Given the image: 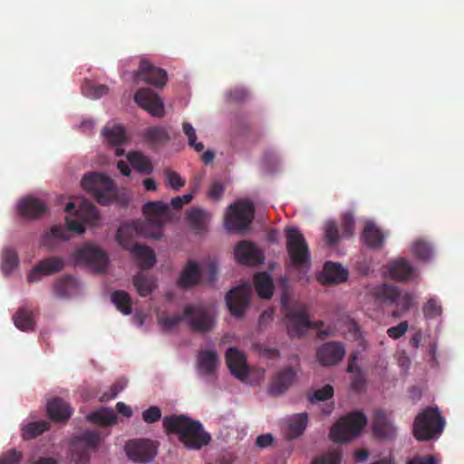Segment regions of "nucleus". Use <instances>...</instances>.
Masks as SVG:
<instances>
[{
  "label": "nucleus",
  "instance_id": "nucleus-26",
  "mask_svg": "<svg viewBox=\"0 0 464 464\" xmlns=\"http://www.w3.org/2000/svg\"><path fill=\"white\" fill-rule=\"evenodd\" d=\"M219 363V357L216 351L201 350L197 356V366L202 376H212Z\"/></svg>",
  "mask_w": 464,
  "mask_h": 464
},
{
  "label": "nucleus",
  "instance_id": "nucleus-22",
  "mask_svg": "<svg viewBox=\"0 0 464 464\" xmlns=\"http://www.w3.org/2000/svg\"><path fill=\"white\" fill-rule=\"evenodd\" d=\"M226 361L230 372L237 379L243 381L248 374V368L244 353L237 348L231 347L226 353Z\"/></svg>",
  "mask_w": 464,
  "mask_h": 464
},
{
  "label": "nucleus",
  "instance_id": "nucleus-1",
  "mask_svg": "<svg viewBox=\"0 0 464 464\" xmlns=\"http://www.w3.org/2000/svg\"><path fill=\"white\" fill-rule=\"evenodd\" d=\"M162 424L168 434L178 435L179 441L188 449L199 450L211 440L210 434L204 430L198 420L184 414L165 416Z\"/></svg>",
  "mask_w": 464,
  "mask_h": 464
},
{
  "label": "nucleus",
  "instance_id": "nucleus-5",
  "mask_svg": "<svg viewBox=\"0 0 464 464\" xmlns=\"http://www.w3.org/2000/svg\"><path fill=\"white\" fill-rule=\"evenodd\" d=\"M82 187L90 192L101 205H108L116 197V188L113 180L108 176L90 172L82 179Z\"/></svg>",
  "mask_w": 464,
  "mask_h": 464
},
{
  "label": "nucleus",
  "instance_id": "nucleus-14",
  "mask_svg": "<svg viewBox=\"0 0 464 464\" xmlns=\"http://www.w3.org/2000/svg\"><path fill=\"white\" fill-rule=\"evenodd\" d=\"M374 436L383 441H392L397 436V428L392 420L391 413L383 410L374 411L372 421Z\"/></svg>",
  "mask_w": 464,
  "mask_h": 464
},
{
  "label": "nucleus",
  "instance_id": "nucleus-44",
  "mask_svg": "<svg viewBox=\"0 0 464 464\" xmlns=\"http://www.w3.org/2000/svg\"><path fill=\"white\" fill-rule=\"evenodd\" d=\"M19 264L18 255L12 248H5L3 251L2 257V271L7 276L9 275Z\"/></svg>",
  "mask_w": 464,
  "mask_h": 464
},
{
  "label": "nucleus",
  "instance_id": "nucleus-13",
  "mask_svg": "<svg viewBox=\"0 0 464 464\" xmlns=\"http://www.w3.org/2000/svg\"><path fill=\"white\" fill-rule=\"evenodd\" d=\"M79 262L90 266L96 272H104L108 265V256L101 248L93 245H85L79 248L75 254Z\"/></svg>",
  "mask_w": 464,
  "mask_h": 464
},
{
  "label": "nucleus",
  "instance_id": "nucleus-7",
  "mask_svg": "<svg viewBox=\"0 0 464 464\" xmlns=\"http://www.w3.org/2000/svg\"><path fill=\"white\" fill-rule=\"evenodd\" d=\"M367 419L362 411H353L340 419L331 429L330 438L334 442H347L358 436L365 427Z\"/></svg>",
  "mask_w": 464,
  "mask_h": 464
},
{
  "label": "nucleus",
  "instance_id": "nucleus-3",
  "mask_svg": "<svg viewBox=\"0 0 464 464\" xmlns=\"http://www.w3.org/2000/svg\"><path fill=\"white\" fill-rule=\"evenodd\" d=\"M145 226L146 224L137 221L120 227L116 233L117 242L131 253L139 266L143 270L151 268L156 263V256L151 248L133 242V234L141 233V229Z\"/></svg>",
  "mask_w": 464,
  "mask_h": 464
},
{
  "label": "nucleus",
  "instance_id": "nucleus-18",
  "mask_svg": "<svg viewBox=\"0 0 464 464\" xmlns=\"http://www.w3.org/2000/svg\"><path fill=\"white\" fill-rule=\"evenodd\" d=\"M235 257L237 261L245 266H257L264 262L265 256L253 242L243 240L235 247Z\"/></svg>",
  "mask_w": 464,
  "mask_h": 464
},
{
  "label": "nucleus",
  "instance_id": "nucleus-49",
  "mask_svg": "<svg viewBox=\"0 0 464 464\" xmlns=\"http://www.w3.org/2000/svg\"><path fill=\"white\" fill-rule=\"evenodd\" d=\"M324 238L329 246H335L339 242V229L334 221H327L325 223Z\"/></svg>",
  "mask_w": 464,
  "mask_h": 464
},
{
  "label": "nucleus",
  "instance_id": "nucleus-32",
  "mask_svg": "<svg viewBox=\"0 0 464 464\" xmlns=\"http://www.w3.org/2000/svg\"><path fill=\"white\" fill-rule=\"evenodd\" d=\"M413 270V266L404 258L394 260L389 265V274L392 279L397 281L410 279Z\"/></svg>",
  "mask_w": 464,
  "mask_h": 464
},
{
  "label": "nucleus",
  "instance_id": "nucleus-58",
  "mask_svg": "<svg viewBox=\"0 0 464 464\" xmlns=\"http://www.w3.org/2000/svg\"><path fill=\"white\" fill-rule=\"evenodd\" d=\"M21 459L22 453L15 450H11L3 455L0 459V464H16L20 462Z\"/></svg>",
  "mask_w": 464,
  "mask_h": 464
},
{
  "label": "nucleus",
  "instance_id": "nucleus-63",
  "mask_svg": "<svg viewBox=\"0 0 464 464\" xmlns=\"http://www.w3.org/2000/svg\"><path fill=\"white\" fill-rule=\"evenodd\" d=\"M336 329L334 326H328L325 329L319 330L317 332V337L319 339H325L335 334Z\"/></svg>",
  "mask_w": 464,
  "mask_h": 464
},
{
  "label": "nucleus",
  "instance_id": "nucleus-17",
  "mask_svg": "<svg viewBox=\"0 0 464 464\" xmlns=\"http://www.w3.org/2000/svg\"><path fill=\"white\" fill-rule=\"evenodd\" d=\"M382 295L385 300L396 305L397 309L392 312L393 317L401 316L413 304V295L408 292H401L395 286L384 285Z\"/></svg>",
  "mask_w": 464,
  "mask_h": 464
},
{
  "label": "nucleus",
  "instance_id": "nucleus-25",
  "mask_svg": "<svg viewBox=\"0 0 464 464\" xmlns=\"http://www.w3.org/2000/svg\"><path fill=\"white\" fill-rule=\"evenodd\" d=\"M295 380V372L292 367H287L277 372L269 387L270 394L279 396L285 393Z\"/></svg>",
  "mask_w": 464,
  "mask_h": 464
},
{
  "label": "nucleus",
  "instance_id": "nucleus-46",
  "mask_svg": "<svg viewBox=\"0 0 464 464\" xmlns=\"http://www.w3.org/2000/svg\"><path fill=\"white\" fill-rule=\"evenodd\" d=\"M342 460V452L340 450H334L325 452L316 457L311 464H340Z\"/></svg>",
  "mask_w": 464,
  "mask_h": 464
},
{
  "label": "nucleus",
  "instance_id": "nucleus-8",
  "mask_svg": "<svg viewBox=\"0 0 464 464\" xmlns=\"http://www.w3.org/2000/svg\"><path fill=\"white\" fill-rule=\"evenodd\" d=\"M286 250L294 266L308 267L310 266L309 247L303 234L295 227L285 229Z\"/></svg>",
  "mask_w": 464,
  "mask_h": 464
},
{
  "label": "nucleus",
  "instance_id": "nucleus-28",
  "mask_svg": "<svg viewBox=\"0 0 464 464\" xmlns=\"http://www.w3.org/2000/svg\"><path fill=\"white\" fill-rule=\"evenodd\" d=\"M46 410L50 419L54 421H66L72 415L71 407L60 397L50 400Z\"/></svg>",
  "mask_w": 464,
  "mask_h": 464
},
{
  "label": "nucleus",
  "instance_id": "nucleus-23",
  "mask_svg": "<svg viewBox=\"0 0 464 464\" xmlns=\"http://www.w3.org/2000/svg\"><path fill=\"white\" fill-rule=\"evenodd\" d=\"M169 209V206L162 201H149L143 205V214L147 217L148 220L156 225L157 232L151 234V237H158L160 236L161 227L160 218L167 216Z\"/></svg>",
  "mask_w": 464,
  "mask_h": 464
},
{
  "label": "nucleus",
  "instance_id": "nucleus-43",
  "mask_svg": "<svg viewBox=\"0 0 464 464\" xmlns=\"http://www.w3.org/2000/svg\"><path fill=\"white\" fill-rule=\"evenodd\" d=\"M49 429V422L38 420L30 422L23 428V436L26 440L36 438Z\"/></svg>",
  "mask_w": 464,
  "mask_h": 464
},
{
  "label": "nucleus",
  "instance_id": "nucleus-35",
  "mask_svg": "<svg viewBox=\"0 0 464 464\" xmlns=\"http://www.w3.org/2000/svg\"><path fill=\"white\" fill-rule=\"evenodd\" d=\"M102 136L106 143L111 146H120L127 140L124 127L118 124L106 125L102 129Z\"/></svg>",
  "mask_w": 464,
  "mask_h": 464
},
{
  "label": "nucleus",
  "instance_id": "nucleus-39",
  "mask_svg": "<svg viewBox=\"0 0 464 464\" xmlns=\"http://www.w3.org/2000/svg\"><path fill=\"white\" fill-rule=\"evenodd\" d=\"M308 415L305 412L294 415L288 424V437L295 439L303 434L306 429Z\"/></svg>",
  "mask_w": 464,
  "mask_h": 464
},
{
  "label": "nucleus",
  "instance_id": "nucleus-36",
  "mask_svg": "<svg viewBox=\"0 0 464 464\" xmlns=\"http://www.w3.org/2000/svg\"><path fill=\"white\" fill-rule=\"evenodd\" d=\"M364 243L372 248H380L384 241L382 231L372 222H368L362 231Z\"/></svg>",
  "mask_w": 464,
  "mask_h": 464
},
{
  "label": "nucleus",
  "instance_id": "nucleus-29",
  "mask_svg": "<svg viewBox=\"0 0 464 464\" xmlns=\"http://www.w3.org/2000/svg\"><path fill=\"white\" fill-rule=\"evenodd\" d=\"M132 283L138 294L142 297L150 295L157 287L155 276L144 272H139L134 276Z\"/></svg>",
  "mask_w": 464,
  "mask_h": 464
},
{
  "label": "nucleus",
  "instance_id": "nucleus-2",
  "mask_svg": "<svg viewBox=\"0 0 464 464\" xmlns=\"http://www.w3.org/2000/svg\"><path fill=\"white\" fill-rule=\"evenodd\" d=\"M182 321L186 322L194 332L208 333L214 328L215 314L208 307L188 304L185 307L183 314L160 317L159 324L163 330L170 331Z\"/></svg>",
  "mask_w": 464,
  "mask_h": 464
},
{
  "label": "nucleus",
  "instance_id": "nucleus-56",
  "mask_svg": "<svg viewBox=\"0 0 464 464\" xmlns=\"http://www.w3.org/2000/svg\"><path fill=\"white\" fill-rule=\"evenodd\" d=\"M408 327L409 325L407 321L401 322L398 325L390 327L387 330V334L390 338L395 340L399 339L407 332Z\"/></svg>",
  "mask_w": 464,
  "mask_h": 464
},
{
  "label": "nucleus",
  "instance_id": "nucleus-42",
  "mask_svg": "<svg viewBox=\"0 0 464 464\" xmlns=\"http://www.w3.org/2000/svg\"><path fill=\"white\" fill-rule=\"evenodd\" d=\"M111 301L124 314H130L132 311L131 300L130 295L124 291L117 290L111 295Z\"/></svg>",
  "mask_w": 464,
  "mask_h": 464
},
{
  "label": "nucleus",
  "instance_id": "nucleus-48",
  "mask_svg": "<svg viewBox=\"0 0 464 464\" xmlns=\"http://www.w3.org/2000/svg\"><path fill=\"white\" fill-rule=\"evenodd\" d=\"M415 256L422 261H429L432 257V248L430 244L424 241H417L413 245Z\"/></svg>",
  "mask_w": 464,
  "mask_h": 464
},
{
  "label": "nucleus",
  "instance_id": "nucleus-57",
  "mask_svg": "<svg viewBox=\"0 0 464 464\" xmlns=\"http://www.w3.org/2000/svg\"><path fill=\"white\" fill-rule=\"evenodd\" d=\"M228 99L235 102H243L246 100L248 93L245 88L236 87L229 91Z\"/></svg>",
  "mask_w": 464,
  "mask_h": 464
},
{
  "label": "nucleus",
  "instance_id": "nucleus-50",
  "mask_svg": "<svg viewBox=\"0 0 464 464\" xmlns=\"http://www.w3.org/2000/svg\"><path fill=\"white\" fill-rule=\"evenodd\" d=\"M334 396V388L326 384L322 389L314 391L308 394V399L312 403L324 401Z\"/></svg>",
  "mask_w": 464,
  "mask_h": 464
},
{
  "label": "nucleus",
  "instance_id": "nucleus-60",
  "mask_svg": "<svg viewBox=\"0 0 464 464\" xmlns=\"http://www.w3.org/2000/svg\"><path fill=\"white\" fill-rule=\"evenodd\" d=\"M365 385V378L361 369H357V372L353 373L351 381V386L354 391L360 392Z\"/></svg>",
  "mask_w": 464,
  "mask_h": 464
},
{
  "label": "nucleus",
  "instance_id": "nucleus-54",
  "mask_svg": "<svg viewBox=\"0 0 464 464\" xmlns=\"http://www.w3.org/2000/svg\"><path fill=\"white\" fill-rule=\"evenodd\" d=\"M342 231L343 236L350 237L354 232V218L352 214L345 213L342 216Z\"/></svg>",
  "mask_w": 464,
  "mask_h": 464
},
{
  "label": "nucleus",
  "instance_id": "nucleus-11",
  "mask_svg": "<svg viewBox=\"0 0 464 464\" xmlns=\"http://www.w3.org/2000/svg\"><path fill=\"white\" fill-rule=\"evenodd\" d=\"M132 81L136 84L145 82L161 88L167 82V73L163 69L154 66L147 59H141L138 70L133 72Z\"/></svg>",
  "mask_w": 464,
  "mask_h": 464
},
{
  "label": "nucleus",
  "instance_id": "nucleus-64",
  "mask_svg": "<svg viewBox=\"0 0 464 464\" xmlns=\"http://www.w3.org/2000/svg\"><path fill=\"white\" fill-rule=\"evenodd\" d=\"M407 464H437L436 459L432 456H427L424 458H417L409 461Z\"/></svg>",
  "mask_w": 464,
  "mask_h": 464
},
{
  "label": "nucleus",
  "instance_id": "nucleus-37",
  "mask_svg": "<svg viewBox=\"0 0 464 464\" xmlns=\"http://www.w3.org/2000/svg\"><path fill=\"white\" fill-rule=\"evenodd\" d=\"M14 324L21 331L33 330L35 325L33 311L25 307L19 308L14 314Z\"/></svg>",
  "mask_w": 464,
  "mask_h": 464
},
{
  "label": "nucleus",
  "instance_id": "nucleus-20",
  "mask_svg": "<svg viewBox=\"0 0 464 464\" xmlns=\"http://www.w3.org/2000/svg\"><path fill=\"white\" fill-rule=\"evenodd\" d=\"M64 266L63 260L58 256H51L40 261L28 274L30 283L37 282L44 276L53 275L61 271Z\"/></svg>",
  "mask_w": 464,
  "mask_h": 464
},
{
  "label": "nucleus",
  "instance_id": "nucleus-4",
  "mask_svg": "<svg viewBox=\"0 0 464 464\" xmlns=\"http://www.w3.org/2000/svg\"><path fill=\"white\" fill-rule=\"evenodd\" d=\"M445 421L438 409L427 408L419 413L413 422V436L419 441H427L441 434Z\"/></svg>",
  "mask_w": 464,
  "mask_h": 464
},
{
  "label": "nucleus",
  "instance_id": "nucleus-31",
  "mask_svg": "<svg viewBox=\"0 0 464 464\" xmlns=\"http://www.w3.org/2000/svg\"><path fill=\"white\" fill-rule=\"evenodd\" d=\"M199 266L194 261H188L180 274L178 285L181 288H189L196 285L199 282Z\"/></svg>",
  "mask_w": 464,
  "mask_h": 464
},
{
  "label": "nucleus",
  "instance_id": "nucleus-30",
  "mask_svg": "<svg viewBox=\"0 0 464 464\" xmlns=\"http://www.w3.org/2000/svg\"><path fill=\"white\" fill-rule=\"evenodd\" d=\"M79 284L75 278L70 276L58 279L53 286L54 295L58 298H69L77 294Z\"/></svg>",
  "mask_w": 464,
  "mask_h": 464
},
{
  "label": "nucleus",
  "instance_id": "nucleus-40",
  "mask_svg": "<svg viewBox=\"0 0 464 464\" xmlns=\"http://www.w3.org/2000/svg\"><path fill=\"white\" fill-rule=\"evenodd\" d=\"M187 220L196 233H200L206 229L207 218L206 213L199 208H193L187 213Z\"/></svg>",
  "mask_w": 464,
  "mask_h": 464
},
{
  "label": "nucleus",
  "instance_id": "nucleus-16",
  "mask_svg": "<svg viewBox=\"0 0 464 464\" xmlns=\"http://www.w3.org/2000/svg\"><path fill=\"white\" fill-rule=\"evenodd\" d=\"M127 456L134 461L149 462L157 454L156 446L150 440H131L125 447Z\"/></svg>",
  "mask_w": 464,
  "mask_h": 464
},
{
  "label": "nucleus",
  "instance_id": "nucleus-59",
  "mask_svg": "<svg viewBox=\"0 0 464 464\" xmlns=\"http://www.w3.org/2000/svg\"><path fill=\"white\" fill-rule=\"evenodd\" d=\"M225 191V188L220 181H215L211 184L208 190V198L213 200H219Z\"/></svg>",
  "mask_w": 464,
  "mask_h": 464
},
{
  "label": "nucleus",
  "instance_id": "nucleus-9",
  "mask_svg": "<svg viewBox=\"0 0 464 464\" xmlns=\"http://www.w3.org/2000/svg\"><path fill=\"white\" fill-rule=\"evenodd\" d=\"M101 437L97 431L85 430L71 441L72 459L76 464H87L92 452L100 443Z\"/></svg>",
  "mask_w": 464,
  "mask_h": 464
},
{
  "label": "nucleus",
  "instance_id": "nucleus-38",
  "mask_svg": "<svg viewBox=\"0 0 464 464\" xmlns=\"http://www.w3.org/2000/svg\"><path fill=\"white\" fill-rule=\"evenodd\" d=\"M127 159L133 169L143 174H150L153 171V166L150 159L139 151L130 152Z\"/></svg>",
  "mask_w": 464,
  "mask_h": 464
},
{
  "label": "nucleus",
  "instance_id": "nucleus-45",
  "mask_svg": "<svg viewBox=\"0 0 464 464\" xmlns=\"http://www.w3.org/2000/svg\"><path fill=\"white\" fill-rule=\"evenodd\" d=\"M145 139L148 142L157 145L168 141L169 136L163 127H152L146 130Z\"/></svg>",
  "mask_w": 464,
  "mask_h": 464
},
{
  "label": "nucleus",
  "instance_id": "nucleus-52",
  "mask_svg": "<svg viewBox=\"0 0 464 464\" xmlns=\"http://www.w3.org/2000/svg\"><path fill=\"white\" fill-rule=\"evenodd\" d=\"M168 184L175 190H179L180 188L185 186V180L174 170L166 169L164 170Z\"/></svg>",
  "mask_w": 464,
  "mask_h": 464
},
{
  "label": "nucleus",
  "instance_id": "nucleus-62",
  "mask_svg": "<svg viewBox=\"0 0 464 464\" xmlns=\"http://www.w3.org/2000/svg\"><path fill=\"white\" fill-rule=\"evenodd\" d=\"M274 439L273 436L269 433L259 435L256 438V444L259 448H266L272 444Z\"/></svg>",
  "mask_w": 464,
  "mask_h": 464
},
{
  "label": "nucleus",
  "instance_id": "nucleus-33",
  "mask_svg": "<svg viewBox=\"0 0 464 464\" xmlns=\"http://www.w3.org/2000/svg\"><path fill=\"white\" fill-rule=\"evenodd\" d=\"M82 222L80 218L77 220H72L69 218H66V225L67 229L62 225H55L51 227L50 233L53 237L60 238L64 241L69 239V235L67 230L75 232L78 234H82L85 231V228L82 225Z\"/></svg>",
  "mask_w": 464,
  "mask_h": 464
},
{
  "label": "nucleus",
  "instance_id": "nucleus-55",
  "mask_svg": "<svg viewBox=\"0 0 464 464\" xmlns=\"http://www.w3.org/2000/svg\"><path fill=\"white\" fill-rule=\"evenodd\" d=\"M161 418V411L158 406H150L142 412V419L146 423H154Z\"/></svg>",
  "mask_w": 464,
  "mask_h": 464
},
{
  "label": "nucleus",
  "instance_id": "nucleus-61",
  "mask_svg": "<svg viewBox=\"0 0 464 464\" xmlns=\"http://www.w3.org/2000/svg\"><path fill=\"white\" fill-rule=\"evenodd\" d=\"M126 386V382H123V381H118L116 383H114L112 385V387L111 388V394L110 395H107V394H104L102 396V398H105L107 400H110V399H114L117 397V395L119 394V392H121L124 387Z\"/></svg>",
  "mask_w": 464,
  "mask_h": 464
},
{
  "label": "nucleus",
  "instance_id": "nucleus-15",
  "mask_svg": "<svg viewBox=\"0 0 464 464\" xmlns=\"http://www.w3.org/2000/svg\"><path fill=\"white\" fill-rule=\"evenodd\" d=\"M134 102L153 116L162 117L164 115L162 100L149 88L139 89L134 94Z\"/></svg>",
  "mask_w": 464,
  "mask_h": 464
},
{
  "label": "nucleus",
  "instance_id": "nucleus-21",
  "mask_svg": "<svg viewBox=\"0 0 464 464\" xmlns=\"http://www.w3.org/2000/svg\"><path fill=\"white\" fill-rule=\"evenodd\" d=\"M18 212L20 216L26 219H37L47 213L46 204L34 197H26L18 203Z\"/></svg>",
  "mask_w": 464,
  "mask_h": 464
},
{
  "label": "nucleus",
  "instance_id": "nucleus-19",
  "mask_svg": "<svg viewBox=\"0 0 464 464\" xmlns=\"http://www.w3.org/2000/svg\"><path fill=\"white\" fill-rule=\"evenodd\" d=\"M344 354V346L340 342H326L316 351V358L323 366L336 365L343 360Z\"/></svg>",
  "mask_w": 464,
  "mask_h": 464
},
{
  "label": "nucleus",
  "instance_id": "nucleus-51",
  "mask_svg": "<svg viewBox=\"0 0 464 464\" xmlns=\"http://www.w3.org/2000/svg\"><path fill=\"white\" fill-rule=\"evenodd\" d=\"M182 128L185 135L188 137V145L198 152L202 151L204 145L201 142H196L197 135L193 126L188 122H184Z\"/></svg>",
  "mask_w": 464,
  "mask_h": 464
},
{
  "label": "nucleus",
  "instance_id": "nucleus-24",
  "mask_svg": "<svg viewBox=\"0 0 464 464\" xmlns=\"http://www.w3.org/2000/svg\"><path fill=\"white\" fill-rule=\"evenodd\" d=\"M76 205L74 202H69L65 207V212L72 214ZM78 218L85 223L95 225L99 219V211L97 208L89 200H82L78 209L73 213Z\"/></svg>",
  "mask_w": 464,
  "mask_h": 464
},
{
  "label": "nucleus",
  "instance_id": "nucleus-47",
  "mask_svg": "<svg viewBox=\"0 0 464 464\" xmlns=\"http://www.w3.org/2000/svg\"><path fill=\"white\" fill-rule=\"evenodd\" d=\"M109 92V88L106 85L100 84L94 85L90 82H86L82 87V93L89 98L98 99L106 95Z\"/></svg>",
  "mask_w": 464,
  "mask_h": 464
},
{
  "label": "nucleus",
  "instance_id": "nucleus-27",
  "mask_svg": "<svg viewBox=\"0 0 464 464\" xmlns=\"http://www.w3.org/2000/svg\"><path fill=\"white\" fill-rule=\"evenodd\" d=\"M349 272L340 264L326 262L321 280L324 285H337L345 282L348 279Z\"/></svg>",
  "mask_w": 464,
  "mask_h": 464
},
{
  "label": "nucleus",
  "instance_id": "nucleus-34",
  "mask_svg": "<svg viewBox=\"0 0 464 464\" xmlns=\"http://www.w3.org/2000/svg\"><path fill=\"white\" fill-rule=\"evenodd\" d=\"M256 291L261 298L269 299L274 292V283L267 272L256 273L254 276Z\"/></svg>",
  "mask_w": 464,
  "mask_h": 464
},
{
  "label": "nucleus",
  "instance_id": "nucleus-41",
  "mask_svg": "<svg viewBox=\"0 0 464 464\" xmlns=\"http://www.w3.org/2000/svg\"><path fill=\"white\" fill-rule=\"evenodd\" d=\"M87 420L95 424L108 426L116 422L117 416L112 411L103 409L89 414Z\"/></svg>",
  "mask_w": 464,
  "mask_h": 464
},
{
  "label": "nucleus",
  "instance_id": "nucleus-12",
  "mask_svg": "<svg viewBox=\"0 0 464 464\" xmlns=\"http://www.w3.org/2000/svg\"><path fill=\"white\" fill-rule=\"evenodd\" d=\"M252 289L246 283L230 289L226 295V302L230 314L235 317H241L250 302Z\"/></svg>",
  "mask_w": 464,
  "mask_h": 464
},
{
  "label": "nucleus",
  "instance_id": "nucleus-10",
  "mask_svg": "<svg viewBox=\"0 0 464 464\" xmlns=\"http://www.w3.org/2000/svg\"><path fill=\"white\" fill-rule=\"evenodd\" d=\"M231 213L225 219V227L228 231H245L252 223L255 207L249 200H239L229 207Z\"/></svg>",
  "mask_w": 464,
  "mask_h": 464
},
{
  "label": "nucleus",
  "instance_id": "nucleus-53",
  "mask_svg": "<svg viewBox=\"0 0 464 464\" xmlns=\"http://www.w3.org/2000/svg\"><path fill=\"white\" fill-rule=\"evenodd\" d=\"M442 312L441 306L433 298L428 300L423 306V314L426 318H434L440 315Z\"/></svg>",
  "mask_w": 464,
  "mask_h": 464
},
{
  "label": "nucleus",
  "instance_id": "nucleus-6",
  "mask_svg": "<svg viewBox=\"0 0 464 464\" xmlns=\"http://www.w3.org/2000/svg\"><path fill=\"white\" fill-rule=\"evenodd\" d=\"M287 319L286 329L291 337H302L308 329H319L324 325L323 321L311 322L307 308L303 304H295L285 308Z\"/></svg>",
  "mask_w": 464,
  "mask_h": 464
}]
</instances>
